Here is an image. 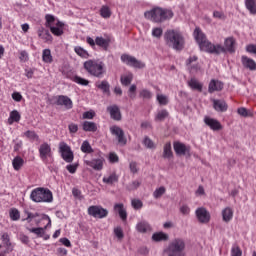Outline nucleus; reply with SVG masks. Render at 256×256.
<instances>
[{"label":"nucleus","mask_w":256,"mask_h":256,"mask_svg":"<svg viewBox=\"0 0 256 256\" xmlns=\"http://www.w3.org/2000/svg\"><path fill=\"white\" fill-rule=\"evenodd\" d=\"M194 37L201 49V51H205L206 53H210L212 55H221V53H235V38L228 37L224 41V46L221 44L214 45L209 40H207V36L201 31L200 28H196L194 30Z\"/></svg>","instance_id":"nucleus-1"},{"label":"nucleus","mask_w":256,"mask_h":256,"mask_svg":"<svg viewBox=\"0 0 256 256\" xmlns=\"http://www.w3.org/2000/svg\"><path fill=\"white\" fill-rule=\"evenodd\" d=\"M164 41L167 47L175 51H183V49H185V38L183 34L177 30H167L164 33Z\"/></svg>","instance_id":"nucleus-2"},{"label":"nucleus","mask_w":256,"mask_h":256,"mask_svg":"<svg viewBox=\"0 0 256 256\" xmlns=\"http://www.w3.org/2000/svg\"><path fill=\"white\" fill-rule=\"evenodd\" d=\"M83 67L91 77H96L97 79H103L107 74V68H105L103 61L88 60L84 62Z\"/></svg>","instance_id":"nucleus-3"},{"label":"nucleus","mask_w":256,"mask_h":256,"mask_svg":"<svg viewBox=\"0 0 256 256\" xmlns=\"http://www.w3.org/2000/svg\"><path fill=\"white\" fill-rule=\"evenodd\" d=\"M146 19H150L154 23H163V21H167V19H172L173 11L163 9L161 7H156L148 12H145Z\"/></svg>","instance_id":"nucleus-4"},{"label":"nucleus","mask_w":256,"mask_h":256,"mask_svg":"<svg viewBox=\"0 0 256 256\" xmlns=\"http://www.w3.org/2000/svg\"><path fill=\"white\" fill-rule=\"evenodd\" d=\"M34 203H53V192L45 188H36L30 194Z\"/></svg>","instance_id":"nucleus-5"},{"label":"nucleus","mask_w":256,"mask_h":256,"mask_svg":"<svg viewBox=\"0 0 256 256\" xmlns=\"http://www.w3.org/2000/svg\"><path fill=\"white\" fill-rule=\"evenodd\" d=\"M185 251V240L183 238H175L169 244L166 253L169 256H177V253Z\"/></svg>","instance_id":"nucleus-6"},{"label":"nucleus","mask_w":256,"mask_h":256,"mask_svg":"<svg viewBox=\"0 0 256 256\" xmlns=\"http://www.w3.org/2000/svg\"><path fill=\"white\" fill-rule=\"evenodd\" d=\"M59 153L66 163H73V159H75V155L73 154V151L71 150V146H68L65 142L59 143Z\"/></svg>","instance_id":"nucleus-7"},{"label":"nucleus","mask_w":256,"mask_h":256,"mask_svg":"<svg viewBox=\"0 0 256 256\" xmlns=\"http://www.w3.org/2000/svg\"><path fill=\"white\" fill-rule=\"evenodd\" d=\"M122 63H125L129 67H134L135 69H143L145 67V63L137 60V58L129 55V54H123L121 56Z\"/></svg>","instance_id":"nucleus-8"},{"label":"nucleus","mask_w":256,"mask_h":256,"mask_svg":"<svg viewBox=\"0 0 256 256\" xmlns=\"http://www.w3.org/2000/svg\"><path fill=\"white\" fill-rule=\"evenodd\" d=\"M88 215H91V217H95L98 219H105V217L109 215V210L101 206H90L88 208Z\"/></svg>","instance_id":"nucleus-9"},{"label":"nucleus","mask_w":256,"mask_h":256,"mask_svg":"<svg viewBox=\"0 0 256 256\" xmlns=\"http://www.w3.org/2000/svg\"><path fill=\"white\" fill-rule=\"evenodd\" d=\"M110 133L116 137L119 145H127V138L125 137V132L121 127L117 125L111 126Z\"/></svg>","instance_id":"nucleus-10"},{"label":"nucleus","mask_w":256,"mask_h":256,"mask_svg":"<svg viewBox=\"0 0 256 256\" xmlns=\"http://www.w3.org/2000/svg\"><path fill=\"white\" fill-rule=\"evenodd\" d=\"M195 213L199 223H209L211 221V214L207 209L200 207L196 209Z\"/></svg>","instance_id":"nucleus-11"},{"label":"nucleus","mask_w":256,"mask_h":256,"mask_svg":"<svg viewBox=\"0 0 256 256\" xmlns=\"http://www.w3.org/2000/svg\"><path fill=\"white\" fill-rule=\"evenodd\" d=\"M174 151L176 155H191V146H187L181 142H174Z\"/></svg>","instance_id":"nucleus-12"},{"label":"nucleus","mask_w":256,"mask_h":256,"mask_svg":"<svg viewBox=\"0 0 256 256\" xmlns=\"http://www.w3.org/2000/svg\"><path fill=\"white\" fill-rule=\"evenodd\" d=\"M204 123L210 129H212V131H221V129H223V126L221 125V122H219L217 119L211 118L209 116H206L204 118Z\"/></svg>","instance_id":"nucleus-13"},{"label":"nucleus","mask_w":256,"mask_h":256,"mask_svg":"<svg viewBox=\"0 0 256 256\" xmlns=\"http://www.w3.org/2000/svg\"><path fill=\"white\" fill-rule=\"evenodd\" d=\"M38 151L39 157L42 159V161H46L47 157H51V145H49L47 142L42 143Z\"/></svg>","instance_id":"nucleus-14"},{"label":"nucleus","mask_w":256,"mask_h":256,"mask_svg":"<svg viewBox=\"0 0 256 256\" xmlns=\"http://www.w3.org/2000/svg\"><path fill=\"white\" fill-rule=\"evenodd\" d=\"M56 105L65 107V109H73V101L65 95L57 96Z\"/></svg>","instance_id":"nucleus-15"},{"label":"nucleus","mask_w":256,"mask_h":256,"mask_svg":"<svg viewBox=\"0 0 256 256\" xmlns=\"http://www.w3.org/2000/svg\"><path fill=\"white\" fill-rule=\"evenodd\" d=\"M241 63H242V66L244 67V69H249V71H256L255 60H253L247 56H242Z\"/></svg>","instance_id":"nucleus-16"},{"label":"nucleus","mask_w":256,"mask_h":256,"mask_svg":"<svg viewBox=\"0 0 256 256\" xmlns=\"http://www.w3.org/2000/svg\"><path fill=\"white\" fill-rule=\"evenodd\" d=\"M107 111L110 113L111 119H113L114 121H121V110L119 109V106H108Z\"/></svg>","instance_id":"nucleus-17"},{"label":"nucleus","mask_w":256,"mask_h":256,"mask_svg":"<svg viewBox=\"0 0 256 256\" xmlns=\"http://www.w3.org/2000/svg\"><path fill=\"white\" fill-rule=\"evenodd\" d=\"M223 87V82L212 79L208 85V93H215V91H223Z\"/></svg>","instance_id":"nucleus-18"},{"label":"nucleus","mask_w":256,"mask_h":256,"mask_svg":"<svg viewBox=\"0 0 256 256\" xmlns=\"http://www.w3.org/2000/svg\"><path fill=\"white\" fill-rule=\"evenodd\" d=\"M212 102L213 108L215 109V111H218L219 113H225V111H227V109L229 108L225 100L213 99Z\"/></svg>","instance_id":"nucleus-19"},{"label":"nucleus","mask_w":256,"mask_h":256,"mask_svg":"<svg viewBox=\"0 0 256 256\" xmlns=\"http://www.w3.org/2000/svg\"><path fill=\"white\" fill-rule=\"evenodd\" d=\"M103 161V158H97L90 161L87 160L86 165H88V167H92L95 171H101V169H103Z\"/></svg>","instance_id":"nucleus-20"},{"label":"nucleus","mask_w":256,"mask_h":256,"mask_svg":"<svg viewBox=\"0 0 256 256\" xmlns=\"http://www.w3.org/2000/svg\"><path fill=\"white\" fill-rule=\"evenodd\" d=\"M95 43L96 45H98V47H102V49H104V51H107V49H109V44L111 43V40L109 38H103V37H96L95 39Z\"/></svg>","instance_id":"nucleus-21"},{"label":"nucleus","mask_w":256,"mask_h":256,"mask_svg":"<svg viewBox=\"0 0 256 256\" xmlns=\"http://www.w3.org/2000/svg\"><path fill=\"white\" fill-rule=\"evenodd\" d=\"M82 129H83V131H86V132L95 133V131H97L98 127L95 122L84 121L82 124Z\"/></svg>","instance_id":"nucleus-22"},{"label":"nucleus","mask_w":256,"mask_h":256,"mask_svg":"<svg viewBox=\"0 0 256 256\" xmlns=\"http://www.w3.org/2000/svg\"><path fill=\"white\" fill-rule=\"evenodd\" d=\"M222 219L225 223H229L233 219V209L226 207L222 210Z\"/></svg>","instance_id":"nucleus-23"},{"label":"nucleus","mask_w":256,"mask_h":256,"mask_svg":"<svg viewBox=\"0 0 256 256\" xmlns=\"http://www.w3.org/2000/svg\"><path fill=\"white\" fill-rule=\"evenodd\" d=\"M102 181L106 183V185H113L119 181V176L117 173L113 172L109 176H105Z\"/></svg>","instance_id":"nucleus-24"},{"label":"nucleus","mask_w":256,"mask_h":256,"mask_svg":"<svg viewBox=\"0 0 256 256\" xmlns=\"http://www.w3.org/2000/svg\"><path fill=\"white\" fill-rule=\"evenodd\" d=\"M136 229L138 233H147V231H151V225L147 221H141L136 225Z\"/></svg>","instance_id":"nucleus-25"},{"label":"nucleus","mask_w":256,"mask_h":256,"mask_svg":"<svg viewBox=\"0 0 256 256\" xmlns=\"http://www.w3.org/2000/svg\"><path fill=\"white\" fill-rule=\"evenodd\" d=\"M96 87L103 93H107L108 95L111 93V85L107 80H103L99 84H96Z\"/></svg>","instance_id":"nucleus-26"},{"label":"nucleus","mask_w":256,"mask_h":256,"mask_svg":"<svg viewBox=\"0 0 256 256\" xmlns=\"http://www.w3.org/2000/svg\"><path fill=\"white\" fill-rule=\"evenodd\" d=\"M21 121V114H19V111L13 110L10 112V117L8 118L9 125H13V123H19Z\"/></svg>","instance_id":"nucleus-27"},{"label":"nucleus","mask_w":256,"mask_h":256,"mask_svg":"<svg viewBox=\"0 0 256 256\" xmlns=\"http://www.w3.org/2000/svg\"><path fill=\"white\" fill-rule=\"evenodd\" d=\"M152 239L156 242L169 241V234H166L165 232H157L152 235Z\"/></svg>","instance_id":"nucleus-28"},{"label":"nucleus","mask_w":256,"mask_h":256,"mask_svg":"<svg viewBox=\"0 0 256 256\" xmlns=\"http://www.w3.org/2000/svg\"><path fill=\"white\" fill-rule=\"evenodd\" d=\"M188 85L190 88L196 90V91H203V85L197 81V79L192 78L190 81H188Z\"/></svg>","instance_id":"nucleus-29"},{"label":"nucleus","mask_w":256,"mask_h":256,"mask_svg":"<svg viewBox=\"0 0 256 256\" xmlns=\"http://www.w3.org/2000/svg\"><path fill=\"white\" fill-rule=\"evenodd\" d=\"M42 60L44 63H53V55L50 49H44L42 52Z\"/></svg>","instance_id":"nucleus-30"},{"label":"nucleus","mask_w":256,"mask_h":256,"mask_svg":"<svg viewBox=\"0 0 256 256\" xmlns=\"http://www.w3.org/2000/svg\"><path fill=\"white\" fill-rule=\"evenodd\" d=\"M163 157H164V159H171V157H173V150H171L170 142H168L164 145Z\"/></svg>","instance_id":"nucleus-31"},{"label":"nucleus","mask_w":256,"mask_h":256,"mask_svg":"<svg viewBox=\"0 0 256 256\" xmlns=\"http://www.w3.org/2000/svg\"><path fill=\"white\" fill-rule=\"evenodd\" d=\"M167 117H169V111H167L166 109H162L156 114L155 121H165Z\"/></svg>","instance_id":"nucleus-32"},{"label":"nucleus","mask_w":256,"mask_h":256,"mask_svg":"<svg viewBox=\"0 0 256 256\" xmlns=\"http://www.w3.org/2000/svg\"><path fill=\"white\" fill-rule=\"evenodd\" d=\"M2 243L5 245L7 251H13V246L11 245V239L9 238V234H2Z\"/></svg>","instance_id":"nucleus-33"},{"label":"nucleus","mask_w":256,"mask_h":256,"mask_svg":"<svg viewBox=\"0 0 256 256\" xmlns=\"http://www.w3.org/2000/svg\"><path fill=\"white\" fill-rule=\"evenodd\" d=\"M24 214L26 215V218L22 219V221H27V223H31L33 219H37V217H41L39 213H31L28 210H24Z\"/></svg>","instance_id":"nucleus-34"},{"label":"nucleus","mask_w":256,"mask_h":256,"mask_svg":"<svg viewBox=\"0 0 256 256\" xmlns=\"http://www.w3.org/2000/svg\"><path fill=\"white\" fill-rule=\"evenodd\" d=\"M121 84L124 85V87H128V85H131V81H133V74L123 75L120 77Z\"/></svg>","instance_id":"nucleus-35"},{"label":"nucleus","mask_w":256,"mask_h":256,"mask_svg":"<svg viewBox=\"0 0 256 256\" xmlns=\"http://www.w3.org/2000/svg\"><path fill=\"white\" fill-rule=\"evenodd\" d=\"M246 8L252 15H256V4L255 0H246L245 1Z\"/></svg>","instance_id":"nucleus-36"},{"label":"nucleus","mask_w":256,"mask_h":256,"mask_svg":"<svg viewBox=\"0 0 256 256\" xmlns=\"http://www.w3.org/2000/svg\"><path fill=\"white\" fill-rule=\"evenodd\" d=\"M74 51L79 55V57H82L83 59L89 58V53L87 52V50L83 49L81 46H76L74 48Z\"/></svg>","instance_id":"nucleus-37"},{"label":"nucleus","mask_w":256,"mask_h":256,"mask_svg":"<svg viewBox=\"0 0 256 256\" xmlns=\"http://www.w3.org/2000/svg\"><path fill=\"white\" fill-rule=\"evenodd\" d=\"M23 158L21 157H16L13 159L12 161V165H13V168L15 169V171H19V169H21V167H23Z\"/></svg>","instance_id":"nucleus-38"},{"label":"nucleus","mask_w":256,"mask_h":256,"mask_svg":"<svg viewBox=\"0 0 256 256\" xmlns=\"http://www.w3.org/2000/svg\"><path fill=\"white\" fill-rule=\"evenodd\" d=\"M141 187V182L139 180H134L126 185L127 191H135Z\"/></svg>","instance_id":"nucleus-39"},{"label":"nucleus","mask_w":256,"mask_h":256,"mask_svg":"<svg viewBox=\"0 0 256 256\" xmlns=\"http://www.w3.org/2000/svg\"><path fill=\"white\" fill-rule=\"evenodd\" d=\"M9 215L12 221H19V219H21V214L17 208H12L9 212Z\"/></svg>","instance_id":"nucleus-40"},{"label":"nucleus","mask_w":256,"mask_h":256,"mask_svg":"<svg viewBox=\"0 0 256 256\" xmlns=\"http://www.w3.org/2000/svg\"><path fill=\"white\" fill-rule=\"evenodd\" d=\"M81 151L82 153H93V148L91 147V144H89V141L85 140L82 143Z\"/></svg>","instance_id":"nucleus-41"},{"label":"nucleus","mask_w":256,"mask_h":256,"mask_svg":"<svg viewBox=\"0 0 256 256\" xmlns=\"http://www.w3.org/2000/svg\"><path fill=\"white\" fill-rule=\"evenodd\" d=\"M28 231L30 233H34L35 235H37V237H43V235H45V228H29Z\"/></svg>","instance_id":"nucleus-42"},{"label":"nucleus","mask_w":256,"mask_h":256,"mask_svg":"<svg viewBox=\"0 0 256 256\" xmlns=\"http://www.w3.org/2000/svg\"><path fill=\"white\" fill-rule=\"evenodd\" d=\"M143 145L147 149H155V143L153 142V140H151V138H149V136L144 137Z\"/></svg>","instance_id":"nucleus-43"},{"label":"nucleus","mask_w":256,"mask_h":256,"mask_svg":"<svg viewBox=\"0 0 256 256\" xmlns=\"http://www.w3.org/2000/svg\"><path fill=\"white\" fill-rule=\"evenodd\" d=\"M156 99L159 105H167L169 103V98L163 94H157Z\"/></svg>","instance_id":"nucleus-44"},{"label":"nucleus","mask_w":256,"mask_h":256,"mask_svg":"<svg viewBox=\"0 0 256 256\" xmlns=\"http://www.w3.org/2000/svg\"><path fill=\"white\" fill-rule=\"evenodd\" d=\"M39 37L43 39L44 41H52L53 36H51V33H49V30H45L39 33Z\"/></svg>","instance_id":"nucleus-45"},{"label":"nucleus","mask_w":256,"mask_h":256,"mask_svg":"<svg viewBox=\"0 0 256 256\" xmlns=\"http://www.w3.org/2000/svg\"><path fill=\"white\" fill-rule=\"evenodd\" d=\"M100 14L104 19H109L111 17V10L107 6H103L100 10Z\"/></svg>","instance_id":"nucleus-46"},{"label":"nucleus","mask_w":256,"mask_h":256,"mask_svg":"<svg viewBox=\"0 0 256 256\" xmlns=\"http://www.w3.org/2000/svg\"><path fill=\"white\" fill-rule=\"evenodd\" d=\"M24 135L25 137H27L28 139H32L33 141H39V135H37L35 131L28 130L24 133Z\"/></svg>","instance_id":"nucleus-47"},{"label":"nucleus","mask_w":256,"mask_h":256,"mask_svg":"<svg viewBox=\"0 0 256 256\" xmlns=\"http://www.w3.org/2000/svg\"><path fill=\"white\" fill-rule=\"evenodd\" d=\"M237 113L240 117H251V112L247 111L245 107L238 108Z\"/></svg>","instance_id":"nucleus-48"},{"label":"nucleus","mask_w":256,"mask_h":256,"mask_svg":"<svg viewBox=\"0 0 256 256\" xmlns=\"http://www.w3.org/2000/svg\"><path fill=\"white\" fill-rule=\"evenodd\" d=\"M131 205L133 209L139 210L143 208V202L139 199H132Z\"/></svg>","instance_id":"nucleus-49"},{"label":"nucleus","mask_w":256,"mask_h":256,"mask_svg":"<svg viewBox=\"0 0 256 256\" xmlns=\"http://www.w3.org/2000/svg\"><path fill=\"white\" fill-rule=\"evenodd\" d=\"M74 81H75V83H78V85H83L85 87H87V85H89V80L79 77V76H75Z\"/></svg>","instance_id":"nucleus-50"},{"label":"nucleus","mask_w":256,"mask_h":256,"mask_svg":"<svg viewBox=\"0 0 256 256\" xmlns=\"http://www.w3.org/2000/svg\"><path fill=\"white\" fill-rule=\"evenodd\" d=\"M139 97H141V99H151V97H153V94L151 93V91L143 89L140 92Z\"/></svg>","instance_id":"nucleus-51"},{"label":"nucleus","mask_w":256,"mask_h":256,"mask_svg":"<svg viewBox=\"0 0 256 256\" xmlns=\"http://www.w3.org/2000/svg\"><path fill=\"white\" fill-rule=\"evenodd\" d=\"M136 91H137V85L132 84L128 90V95H129L130 99H135Z\"/></svg>","instance_id":"nucleus-52"},{"label":"nucleus","mask_w":256,"mask_h":256,"mask_svg":"<svg viewBox=\"0 0 256 256\" xmlns=\"http://www.w3.org/2000/svg\"><path fill=\"white\" fill-rule=\"evenodd\" d=\"M50 31L51 33H53V35H56L57 37L63 35V28H59L57 26L50 27Z\"/></svg>","instance_id":"nucleus-53"},{"label":"nucleus","mask_w":256,"mask_h":256,"mask_svg":"<svg viewBox=\"0 0 256 256\" xmlns=\"http://www.w3.org/2000/svg\"><path fill=\"white\" fill-rule=\"evenodd\" d=\"M213 17L215 19H220L221 21H225V19H227V16H225V13L217 10L213 12Z\"/></svg>","instance_id":"nucleus-54"},{"label":"nucleus","mask_w":256,"mask_h":256,"mask_svg":"<svg viewBox=\"0 0 256 256\" xmlns=\"http://www.w3.org/2000/svg\"><path fill=\"white\" fill-rule=\"evenodd\" d=\"M155 199H159V197H161L162 195H165V187H160L158 189H156L153 193Z\"/></svg>","instance_id":"nucleus-55"},{"label":"nucleus","mask_w":256,"mask_h":256,"mask_svg":"<svg viewBox=\"0 0 256 256\" xmlns=\"http://www.w3.org/2000/svg\"><path fill=\"white\" fill-rule=\"evenodd\" d=\"M114 235L117 239H123L125 235L123 234V229L121 227H117L114 229Z\"/></svg>","instance_id":"nucleus-56"},{"label":"nucleus","mask_w":256,"mask_h":256,"mask_svg":"<svg viewBox=\"0 0 256 256\" xmlns=\"http://www.w3.org/2000/svg\"><path fill=\"white\" fill-rule=\"evenodd\" d=\"M19 59L23 63H26V61H29V54L27 53V51H25V50L21 51Z\"/></svg>","instance_id":"nucleus-57"},{"label":"nucleus","mask_w":256,"mask_h":256,"mask_svg":"<svg viewBox=\"0 0 256 256\" xmlns=\"http://www.w3.org/2000/svg\"><path fill=\"white\" fill-rule=\"evenodd\" d=\"M231 255L232 256H241L242 252L241 249L239 248V246H233L231 249Z\"/></svg>","instance_id":"nucleus-58"},{"label":"nucleus","mask_w":256,"mask_h":256,"mask_svg":"<svg viewBox=\"0 0 256 256\" xmlns=\"http://www.w3.org/2000/svg\"><path fill=\"white\" fill-rule=\"evenodd\" d=\"M68 129L70 133H77L79 131V126L75 123H71L68 125Z\"/></svg>","instance_id":"nucleus-59"},{"label":"nucleus","mask_w":256,"mask_h":256,"mask_svg":"<svg viewBox=\"0 0 256 256\" xmlns=\"http://www.w3.org/2000/svg\"><path fill=\"white\" fill-rule=\"evenodd\" d=\"M77 167H78L77 164H69L66 166V169L73 175L74 173H76Z\"/></svg>","instance_id":"nucleus-60"},{"label":"nucleus","mask_w":256,"mask_h":256,"mask_svg":"<svg viewBox=\"0 0 256 256\" xmlns=\"http://www.w3.org/2000/svg\"><path fill=\"white\" fill-rule=\"evenodd\" d=\"M247 53H253L256 55V45L255 44H249L246 46Z\"/></svg>","instance_id":"nucleus-61"},{"label":"nucleus","mask_w":256,"mask_h":256,"mask_svg":"<svg viewBox=\"0 0 256 256\" xmlns=\"http://www.w3.org/2000/svg\"><path fill=\"white\" fill-rule=\"evenodd\" d=\"M152 35H153V37H161V35H163V29H161V28H154L152 30Z\"/></svg>","instance_id":"nucleus-62"},{"label":"nucleus","mask_w":256,"mask_h":256,"mask_svg":"<svg viewBox=\"0 0 256 256\" xmlns=\"http://www.w3.org/2000/svg\"><path fill=\"white\" fill-rule=\"evenodd\" d=\"M190 211L191 209L187 205H183L180 207V212L182 213V215H189Z\"/></svg>","instance_id":"nucleus-63"},{"label":"nucleus","mask_w":256,"mask_h":256,"mask_svg":"<svg viewBox=\"0 0 256 256\" xmlns=\"http://www.w3.org/2000/svg\"><path fill=\"white\" fill-rule=\"evenodd\" d=\"M129 168L131 173H137V171H139V169H137V162H130L129 164Z\"/></svg>","instance_id":"nucleus-64"}]
</instances>
